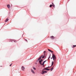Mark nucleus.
I'll use <instances>...</instances> for the list:
<instances>
[{
  "label": "nucleus",
  "instance_id": "1",
  "mask_svg": "<svg viewBox=\"0 0 76 76\" xmlns=\"http://www.w3.org/2000/svg\"><path fill=\"white\" fill-rule=\"evenodd\" d=\"M41 61H42V59H41V60L39 61V63L40 64H41L42 66H43V67H44V63H45V62L47 61V60L43 61L42 64L41 63Z\"/></svg>",
  "mask_w": 76,
  "mask_h": 76
},
{
  "label": "nucleus",
  "instance_id": "2",
  "mask_svg": "<svg viewBox=\"0 0 76 76\" xmlns=\"http://www.w3.org/2000/svg\"><path fill=\"white\" fill-rule=\"evenodd\" d=\"M52 58H53V60L54 61H56V57L55 55L53 54L52 55Z\"/></svg>",
  "mask_w": 76,
  "mask_h": 76
},
{
  "label": "nucleus",
  "instance_id": "3",
  "mask_svg": "<svg viewBox=\"0 0 76 76\" xmlns=\"http://www.w3.org/2000/svg\"><path fill=\"white\" fill-rule=\"evenodd\" d=\"M42 72H41V73L42 75H44V73H47V71H44V70H42Z\"/></svg>",
  "mask_w": 76,
  "mask_h": 76
},
{
  "label": "nucleus",
  "instance_id": "4",
  "mask_svg": "<svg viewBox=\"0 0 76 76\" xmlns=\"http://www.w3.org/2000/svg\"><path fill=\"white\" fill-rule=\"evenodd\" d=\"M10 41H11V42H12V41H14V42H17V41L16 40H13L12 39H10Z\"/></svg>",
  "mask_w": 76,
  "mask_h": 76
},
{
  "label": "nucleus",
  "instance_id": "5",
  "mask_svg": "<svg viewBox=\"0 0 76 76\" xmlns=\"http://www.w3.org/2000/svg\"><path fill=\"white\" fill-rule=\"evenodd\" d=\"M50 38L52 39H54V38H55V37H54L52 36L50 37Z\"/></svg>",
  "mask_w": 76,
  "mask_h": 76
},
{
  "label": "nucleus",
  "instance_id": "6",
  "mask_svg": "<svg viewBox=\"0 0 76 76\" xmlns=\"http://www.w3.org/2000/svg\"><path fill=\"white\" fill-rule=\"evenodd\" d=\"M21 69H22V70H23V71H24L25 70V67H24L23 66H22Z\"/></svg>",
  "mask_w": 76,
  "mask_h": 76
},
{
  "label": "nucleus",
  "instance_id": "7",
  "mask_svg": "<svg viewBox=\"0 0 76 76\" xmlns=\"http://www.w3.org/2000/svg\"><path fill=\"white\" fill-rule=\"evenodd\" d=\"M42 57V55L41 56L39 57V58L38 59V60H41Z\"/></svg>",
  "mask_w": 76,
  "mask_h": 76
},
{
  "label": "nucleus",
  "instance_id": "8",
  "mask_svg": "<svg viewBox=\"0 0 76 76\" xmlns=\"http://www.w3.org/2000/svg\"><path fill=\"white\" fill-rule=\"evenodd\" d=\"M31 72H32V73H33V74H35V72H34V70H33V69H31Z\"/></svg>",
  "mask_w": 76,
  "mask_h": 76
},
{
  "label": "nucleus",
  "instance_id": "9",
  "mask_svg": "<svg viewBox=\"0 0 76 76\" xmlns=\"http://www.w3.org/2000/svg\"><path fill=\"white\" fill-rule=\"evenodd\" d=\"M54 61H52V64H51V66H53V64H54Z\"/></svg>",
  "mask_w": 76,
  "mask_h": 76
},
{
  "label": "nucleus",
  "instance_id": "10",
  "mask_svg": "<svg viewBox=\"0 0 76 76\" xmlns=\"http://www.w3.org/2000/svg\"><path fill=\"white\" fill-rule=\"evenodd\" d=\"M76 45H73L72 46V48H75V47H76Z\"/></svg>",
  "mask_w": 76,
  "mask_h": 76
},
{
  "label": "nucleus",
  "instance_id": "11",
  "mask_svg": "<svg viewBox=\"0 0 76 76\" xmlns=\"http://www.w3.org/2000/svg\"><path fill=\"white\" fill-rule=\"evenodd\" d=\"M47 70V68H44V69H42V70H44H44Z\"/></svg>",
  "mask_w": 76,
  "mask_h": 76
},
{
  "label": "nucleus",
  "instance_id": "12",
  "mask_svg": "<svg viewBox=\"0 0 76 76\" xmlns=\"http://www.w3.org/2000/svg\"><path fill=\"white\" fill-rule=\"evenodd\" d=\"M9 20L8 19H6L5 20V22H7V21H8V20Z\"/></svg>",
  "mask_w": 76,
  "mask_h": 76
},
{
  "label": "nucleus",
  "instance_id": "13",
  "mask_svg": "<svg viewBox=\"0 0 76 76\" xmlns=\"http://www.w3.org/2000/svg\"><path fill=\"white\" fill-rule=\"evenodd\" d=\"M52 5L53 6V7H55V5H54V4H53V3H52Z\"/></svg>",
  "mask_w": 76,
  "mask_h": 76
},
{
  "label": "nucleus",
  "instance_id": "14",
  "mask_svg": "<svg viewBox=\"0 0 76 76\" xmlns=\"http://www.w3.org/2000/svg\"><path fill=\"white\" fill-rule=\"evenodd\" d=\"M7 7L9 8H9H10V5H7Z\"/></svg>",
  "mask_w": 76,
  "mask_h": 76
},
{
  "label": "nucleus",
  "instance_id": "15",
  "mask_svg": "<svg viewBox=\"0 0 76 76\" xmlns=\"http://www.w3.org/2000/svg\"><path fill=\"white\" fill-rule=\"evenodd\" d=\"M53 69H54V68H53V67L50 69V71H52L53 70Z\"/></svg>",
  "mask_w": 76,
  "mask_h": 76
},
{
  "label": "nucleus",
  "instance_id": "16",
  "mask_svg": "<svg viewBox=\"0 0 76 76\" xmlns=\"http://www.w3.org/2000/svg\"><path fill=\"white\" fill-rule=\"evenodd\" d=\"M44 57H45V55H44L42 57V58H44Z\"/></svg>",
  "mask_w": 76,
  "mask_h": 76
},
{
  "label": "nucleus",
  "instance_id": "17",
  "mask_svg": "<svg viewBox=\"0 0 76 76\" xmlns=\"http://www.w3.org/2000/svg\"><path fill=\"white\" fill-rule=\"evenodd\" d=\"M52 6H53V5H52V4L50 5V7H52Z\"/></svg>",
  "mask_w": 76,
  "mask_h": 76
},
{
  "label": "nucleus",
  "instance_id": "18",
  "mask_svg": "<svg viewBox=\"0 0 76 76\" xmlns=\"http://www.w3.org/2000/svg\"><path fill=\"white\" fill-rule=\"evenodd\" d=\"M33 69H34V70H36V68H35L34 67H33Z\"/></svg>",
  "mask_w": 76,
  "mask_h": 76
},
{
  "label": "nucleus",
  "instance_id": "19",
  "mask_svg": "<svg viewBox=\"0 0 76 76\" xmlns=\"http://www.w3.org/2000/svg\"><path fill=\"white\" fill-rule=\"evenodd\" d=\"M46 52V51H44V55H45V53Z\"/></svg>",
  "mask_w": 76,
  "mask_h": 76
},
{
  "label": "nucleus",
  "instance_id": "20",
  "mask_svg": "<svg viewBox=\"0 0 76 76\" xmlns=\"http://www.w3.org/2000/svg\"><path fill=\"white\" fill-rule=\"evenodd\" d=\"M48 51H50V52L51 51V50L49 49H48Z\"/></svg>",
  "mask_w": 76,
  "mask_h": 76
},
{
  "label": "nucleus",
  "instance_id": "21",
  "mask_svg": "<svg viewBox=\"0 0 76 76\" xmlns=\"http://www.w3.org/2000/svg\"><path fill=\"white\" fill-rule=\"evenodd\" d=\"M12 64H11L10 65V67H11V66H12Z\"/></svg>",
  "mask_w": 76,
  "mask_h": 76
},
{
  "label": "nucleus",
  "instance_id": "22",
  "mask_svg": "<svg viewBox=\"0 0 76 76\" xmlns=\"http://www.w3.org/2000/svg\"><path fill=\"white\" fill-rule=\"evenodd\" d=\"M50 52L51 53H53V51H52L51 50H50Z\"/></svg>",
  "mask_w": 76,
  "mask_h": 76
},
{
  "label": "nucleus",
  "instance_id": "23",
  "mask_svg": "<svg viewBox=\"0 0 76 76\" xmlns=\"http://www.w3.org/2000/svg\"><path fill=\"white\" fill-rule=\"evenodd\" d=\"M50 67L48 66V67H47L46 68H47V69H48V68H50Z\"/></svg>",
  "mask_w": 76,
  "mask_h": 76
},
{
  "label": "nucleus",
  "instance_id": "24",
  "mask_svg": "<svg viewBox=\"0 0 76 76\" xmlns=\"http://www.w3.org/2000/svg\"><path fill=\"white\" fill-rule=\"evenodd\" d=\"M47 70H50V69H48V68H47Z\"/></svg>",
  "mask_w": 76,
  "mask_h": 76
},
{
  "label": "nucleus",
  "instance_id": "25",
  "mask_svg": "<svg viewBox=\"0 0 76 76\" xmlns=\"http://www.w3.org/2000/svg\"><path fill=\"white\" fill-rule=\"evenodd\" d=\"M50 58V56H49V57L48 58V59H49Z\"/></svg>",
  "mask_w": 76,
  "mask_h": 76
},
{
  "label": "nucleus",
  "instance_id": "26",
  "mask_svg": "<svg viewBox=\"0 0 76 76\" xmlns=\"http://www.w3.org/2000/svg\"><path fill=\"white\" fill-rule=\"evenodd\" d=\"M25 41H27V42L28 41H27V40H26V39H25Z\"/></svg>",
  "mask_w": 76,
  "mask_h": 76
},
{
  "label": "nucleus",
  "instance_id": "27",
  "mask_svg": "<svg viewBox=\"0 0 76 76\" xmlns=\"http://www.w3.org/2000/svg\"><path fill=\"white\" fill-rule=\"evenodd\" d=\"M51 58L52 59V58Z\"/></svg>",
  "mask_w": 76,
  "mask_h": 76
},
{
  "label": "nucleus",
  "instance_id": "28",
  "mask_svg": "<svg viewBox=\"0 0 76 76\" xmlns=\"http://www.w3.org/2000/svg\"><path fill=\"white\" fill-rule=\"evenodd\" d=\"M1 67H2V66H0Z\"/></svg>",
  "mask_w": 76,
  "mask_h": 76
}]
</instances>
